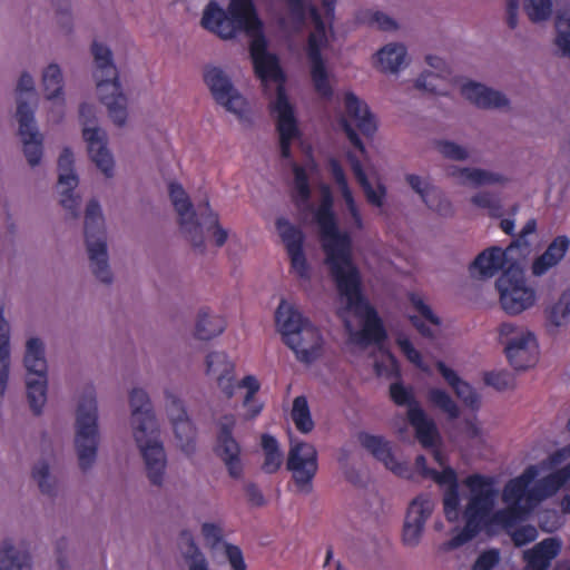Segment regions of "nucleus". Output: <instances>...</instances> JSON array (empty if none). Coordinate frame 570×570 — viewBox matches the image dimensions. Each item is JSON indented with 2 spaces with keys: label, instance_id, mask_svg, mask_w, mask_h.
<instances>
[{
  "label": "nucleus",
  "instance_id": "obj_49",
  "mask_svg": "<svg viewBox=\"0 0 570 570\" xmlns=\"http://www.w3.org/2000/svg\"><path fill=\"white\" fill-rule=\"evenodd\" d=\"M556 43L562 56L570 58V11H560L556 17Z\"/></svg>",
  "mask_w": 570,
  "mask_h": 570
},
{
  "label": "nucleus",
  "instance_id": "obj_27",
  "mask_svg": "<svg viewBox=\"0 0 570 570\" xmlns=\"http://www.w3.org/2000/svg\"><path fill=\"white\" fill-rule=\"evenodd\" d=\"M560 551L561 541L558 538L543 539L532 549L524 551L525 570H548Z\"/></svg>",
  "mask_w": 570,
  "mask_h": 570
},
{
  "label": "nucleus",
  "instance_id": "obj_3",
  "mask_svg": "<svg viewBox=\"0 0 570 570\" xmlns=\"http://www.w3.org/2000/svg\"><path fill=\"white\" fill-rule=\"evenodd\" d=\"M134 438L144 459L149 481L160 485L166 468V454L158 440L156 420L148 394L141 389H132L129 394Z\"/></svg>",
  "mask_w": 570,
  "mask_h": 570
},
{
  "label": "nucleus",
  "instance_id": "obj_7",
  "mask_svg": "<svg viewBox=\"0 0 570 570\" xmlns=\"http://www.w3.org/2000/svg\"><path fill=\"white\" fill-rule=\"evenodd\" d=\"M98 411L95 390L89 386L79 400L76 415L75 444L82 471L94 464L98 448Z\"/></svg>",
  "mask_w": 570,
  "mask_h": 570
},
{
  "label": "nucleus",
  "instance_id": "obj_6",
  "mask_svg": "<svg viewBox=\"0 0 570 570\" xmlns=\"http://www.w3.org/2000/svg\"><path fill=\"white\" fill-rule=\"evenodd\" d=\"M91 52L96 63L94 76L100 101L107 107L114 124L119 127L124 126L127 120V98L121 90L111 50L107 46L94 41Z\"/></svg>",
  "mask_w": 570,
  "mask_h": 570
},
{
  "label": "nucleus",
  "instance_id": "obj_23",
  "mask_svg": "<svg viewBox=\"0 0 570 570\" xmlns=\"http://www.w3.org/2000/svg\"><path fill=\"white\" fill-rule=\"evenodd\" d=\"M73 154L69 147H65L58 158L59 178L58 184L66 186L60 193V204L69 210L72 217H78L79 197L73 194L78 186V176L73 171Z\"/></svg>",
  "mask_w": 570,
  "mask_h": 570
},
{
  "label": "nucleus",
  "instance_id": "obj_53",
  "mask_svg": "<svg viewBox=\"0 0 570 570\" xmlns=\"http://www.w3.org/2000/svg\"><path fill=\"white\" fill-rule=\"evenodd\" d=\"M483 380L487 385L500 392L512 390L515 386L514 375L504 370L487 372Z\"/></svg>",
  "mask_w": 570,
  "mask_h": 570
},
{
  "label": "nucleus",
  "instance_id": "obj_58",
  "mask_svg": "<svg viewBox=\"0 0 570 570\" xmlns=\"http://www.w3.org/2000/svg\"><path fill=\"white\" fill-rule=\"evenodd\" d=\"M328 169H330L336 185L338 186V188L341 190L342 197H344L345 195L352 194V190H351L347 179H346L345 171H344L341 163L336 158L331 157L328 159Z\"/></svg>",
  "mask_w": 570,
  "mask_h": 570
},
{
  "label": "nucleus",
  "instance_id": "obj_2",
  "mask_svg": "<svg viewBox=\"0 0 570 570\" xmlns=\"http://www.w3.org/2000/svg\"><path fill=\"white\" fill-rule=\"evenodd\" d=\"M539 474L538 465H529L524 471L509 480L502 490V501L507 508L498 511L492 517L497 491L493 480L482 474H472L465 479V484L471 492L470 500L464 510V527L443 544L449 551L456 549L475 538L492 521L504 527H510L527 518L537 505L530 499L532 482Z\"/></svg>",
  "mask_w": 570,
  "mask_h": 570
},
{
  "label": "nucleus",
  "instance_id": "obj_62",
  "mask_svg": "<svg viewBox=\"0 0 570 570\" xmlns=\"http://www.w3.org/2000/svg\"><path fill=\"white\" fill-rule=\"evenodd\" d=\"M292 269L299 278L309 277V266L304 254V248L288 252Z\"/></svg>",
  "mask_w": 570,
  "mask_h": 570
},
{
  "label": "nucleus",
  "instance_id": "obj_56",
  "mask_svg": "<svg viewBox=\"0 0 570 570\" xmlns=\"http://www.w3.org/2000/svg\"><path fill=\"white\" fill-rule=\"evenodd\" d=\"M32 478L38 482L39 489L42 493L51 495L53 492V487L49 482V465L47 462L42 461L36 464L32 469Z\"/></svg>",
  "mask_w": 570,
  "mask_h": 570
},
{
  "label": "nucleus",
  "instance_id": "obj_31",
  "mask_svg": "<svg viewBox=\"0 0 570 570\" xmlns=\"http://www.w3.org/2000/svg\"><path fill=\"white\" fill-rule=\"evenodd\" d=\"M570 247V239L566 235L557 236L547 249L534 259L532 272L537 276L546 274L550 268L558 265Z\"/></svg>",
  "mask_w": 570,
  "mask_h": 570
},
{
  "label": "nucleus",
  "instance_id": "obj_60",
  "mask_svg": "<svg viewBox=\"0 0 570 570\" xmlns=\"http://www.w3.org/2000/svg\"><path fill=\"white\" fill-rule=\"evenodd\" d=\"M247 35L252 37L249 43L252 60L271 55L267 51V40L264 36L263 28L259 31L247 32Z\"/></svg>",
  "mask_w": 570,
  "mask_h": 570
},
{
  "label": "nucleus",
  "instance_id": "obj_22",
  "mask_svg": "<svg viewBox=\"0 0 570 570\" xmlns=\"http://www.w3.org/2000/svg\"><path fill=\"white\" fill-rule=\"evenodd\" d=\"M361 445L366 449L376 460L381 461L386 469L391 470L394 474L404 478H412V470L406 462H399L393 452L389 441L383 436L373 435L366 432L358 433L357 436Z\"/></svg>",
  "mask_w": 570,
  "mask_h": 570
},
{
  "label": "nucleus",
  "instance_id": "obj_10",
  "mask_svg": "<svg viewBox=\"0 0 570 570\" xmlns=\"http://www.w3.org/2000/svg\"><path fill=\"white\" fill-rule=\"evenodd\" d=\"M537 229L535 219H530L522 227L518 238H515L505 249L499 246H492L480 253L470 266L471 274L479 272L481 278L494 276L507 262H520L529 252L530 244L527 236L533 234Z\"/></svg>",
  "mask_w": 570,
  "mask_h": 570
},
{
  "label": "nucleus",
  "instance_id": "obj_37",
  "mask_svg": "<svg viewBox=\"0 0 570 570\" xmlns=\"http://www.w3.org/2000/svg\"><path fill=\"white\" fill-rule=\"evenodd\" d=\"M226 321L220 316L209 315L208 309H200L195 327V336L202 341H209L224 332Z\"/></svg>",
  "mask_w": 570,
  "mask_h": 570
},
{
  "label": "nucleus",
  "instance_id": "obj_45",
  "mask_svg": "<svg viewBox=\"0 0 570 570\" xmlns=\"http://www.w3.org/2000/svg\"><path fill=\"white\" fill-rule=\"evenodd\" d=\"M46 98L52 100L62 95V73L58 65H49L42 75Z\"/></svg>",
  "mask_w": 570,
  "mask_h": 570
},
{
  "label": "nucleus",
  "instance_id": "obj_21",
  "mask_svg": "<svg viewBox=\"0 0 570 570\" xmlns=\"http://www.w3.org/2000/svg\"><path fill=\"white\" fill-rule=\"evenodd\" d=\"M432 500L421 494L412 500L407 508L403 527L402 540L404 544L414 547L419 543L424 524L433 511Z\"/></svg>",
  "mask_w": 570,
  "mask_h": 570
},
{
  "label": "nucleus",
  "instance_id": "obj_63",
  "mask_svg": "<svg viewBox=\"0 0 570 570\" xmlns=\"http://www.w3.org/2000/svg\"><path fill=\"white\" fill-rule=\"evenodd\" d=\"M537 537L538 531L535 527L531 524L521 525L520 528L515 529L511 534V539L517 547H523L530 542H533L537 539Z\"/></svg>",
  "mask_w": 570,
  "mask_h": 570
},
{
  "label": "nucleus",
  "instance_id": "obj_4",
  "mask_svg": "<svg viewBox=\"0 0 570 570\" xmlns=\"http://www.w3.org/2000/svg\"><path fill=\"white\" fill-rule=\"evenodd\" d=\"M275 322L283 342L295 352L298 360L311 363L320 356L323 344L321 332L293 305L282 299L275 313Z\"/></svg>",
  "mask_w": 570,
  "mask_h": 570
},
{
  "label": "nucleus",
  "instance_id": "obj_8",
  "mask_svg": "<svg viewBox=\"0 0 570 570\" xmlns=\"http://www.w3.org/2000/svg\"><path fill=\"white\" fill-rule=\"evenodd\" d=\"M85 238L92 273L100 282L110 284L112 275L108 265L104 217L96 199H90L86 206Z\"/></svg>",
  "mask_w": 570,
  "mask_h": 570
},
{
  "label": "nucleus",
  "instance_id": "obj_64",
  "mask_svg": "<svg viewBox=\"0 0 570 570\" xmlns=\"http://www.w3.org/2000/svg\"><path fill=\"white\" fill-rule=\"evenodd\" d=\"M438 150L446 158L453 160H464L468 158V151L460 145L443 140L438 142Z\"/></svg>",
  "mask_w": 570,
  "mask_h": 570
},
{
  "label": "nucleus",
  "instance_id": "obj_38",
  "mask_svg": "<svg viewBox=\"0 0 570 570\" xmlns=\"http://www.w3.org/2000/svg\"><path fill=\"white\" fill-rule=\"evenodd\" d=\"M253 66L256 76L263 83L267 81H275L279 83L278 87H283L282 83L285 80V76L275 55H268L254 59Z\"/></svg>",
  "mask_w": 570,
  "mask_h": 570
},
{
  "label": "nucleus",
  "instance_id": "obj_55",
  "mask_svg": "<svg viewBox=\"0 0 570 570\" xmlns=\"http://www.w3.org/2000/svg\"><path fill=\"white\" fill-rule=\"evenodd\" d=\"M396 344L400 347L403 355L415 366L421 368L422 371H426V367L423 364V358L421 353L413 346L412 342L405 336H399L396 338Z\"/></svg>",
  "mask_w": 570,
  "mask_h": 570
},
{
  "label": "nucleus",
  "instance_id": "obj_34",
  "mask_svg": "<svg viewBox=\"0 0 570 570\" xmlns=\"http://www.w3.org/2000/svg\"><path fill=\"white\" fill-rule=\"evenodd\" d=\"M450 175L458 177L462 184H471L474 187L503 184L507 181L503 175L481 168L454 167Z\"/></svg>",
  "mask_w": 570,
  "mask_h": 570
},
{
  "label": "nucleus",
  "instance_id": "obj_13",
  "mask_svg": "<svg viewBox=\"0 0 570 570\" xmlns=\"http://www.w3.org/2000/svg\"><path fill=\"white\" fill-rule=\"evenodd\" d=\"M390 396L392 401L399 405H407V420L415 431V438L425 449L436 445L439 440V431L432 419H430L424 410L415 400L411 390L406 389L402 383L395 382L390 385Z\"/></svg>",
  "mask_w": 570,
  "mask_h": 570
},
{
  "label": "nucleus",
  "instance_id": "obj_39",
  "mask_svg": "<svg viewBox=\"0 0 570 570\" xmlns=\"http://www.w3.org/2000/svg\"><path fill=\"white\" fill-rule=\"evenodd\" d=\"M9 324L3 317V309L0 307V396H3L10 366V350H9Z\"/></svg>",
  "mask_w": 570,
  "mask_h": 570
},
{
  "label": "nucleus",
  "instance_id": "obj_20",
  "mask_svg": "<svg viewBox=\"0 0 570 570\" xmlns=\"http://www.w3.org/2000/svg\"><path fill=\"white\" fill-rule=\"evenodd\" d=\"M167 412L177 443L183 452L190 454L195 451L196 429L189 420L181 400L171 394L167 395Z\"/></svg>",
  "mask_w": 570,
  "mask_h": 570
},
{
  "label": "nucleus",
  "instance_id": "obj_15",
  "mask_svg": "<svg viewBox=\"0 0 570 570\" xmlns=\"http://www.w3.org/2000/svg\"><path fill=\"white\" fill-rule=\"evenodd\" d=\"M215 453L225 464L227 472L233 479H240L244 473V464L240 458V445L233 436L236 420L233 414L224 415L219 423Z\"/></svg>",
  "mask_w": 570,
  "mask_h": 570
},
{
  "label": "nucleus",
  "instance_id": "obj_29",
  "mask_svg": "<svg viewBox=\"0 0 570 570\" xmlns=\"http://www.w3.org/2000/svg\"><path fill=\"white\" fill-rule=\"evenodd\" d=\"M344 102L347 118L355 124L364 136H373L377 127L367 105L352 91L345 94Z\"/></svg>",
  "mask_w": 570,
  "mask_h": 570
},
{
  "label": "nucleus",
  "instance_id": "obj_28",
  "mask_svg": "<svg viewBox=\"0 0 570 570\" xmlns=\"http://www.w3.org/2000/svg\"><path fill=\"white\" fill-rule=\"evenodd\" d=\"M461 94L479 108H501L509 105L508 98L502 92L474 81L462 85Z\"/></svg>",
  "mask_w": 570,
  "mask_h": 570
},
{
  "label": "nucleus",
  "instance_id": "obj_18",
  "mask_svg": "<svg viewBox=\"0 0 570 570\" xmlns=\"http://www.w3.org/2000/svg\"><path fill=\"white\" fill-rule=\"evenodd\" d=\"M204 80L217 104L234 114L242 111L244 99L220 68H207L204 73Z\"/></svg>",
  "mask_w": 570,
  "mask_h": 570
},
{
  "label": "nucleus",
  "instance_id": "obj_9",
  "mask_svg": "<svg viewBox=\"0 0 570 570\" xmlns=\"http://www.w3.org/2000/svg\"><path fill=\"white\" fill-rule=\"evenodd\" d=\"M502 274L495 282L502 308L510 315H517L535 303V292L525 284L520 262L505 263Z\"/></svg>",
  "mask_w": 570,
  "mask_h": 570
},
{
  "label": "nucleus",
  "instance_id": "obj_48",
  "mask_svg": "<svg viewBox=\"0 0 570 570\" xmlns=\"http://www.w3.org/2000/svg\"><path fill=\"white\" fill-rule=\"evenodd\" d=\"M415 88L433 95H448V83L445 79L433 71L422 72L415 80Z\"/></svg>",
  "mask_w": 570,
  "mask_h": 570
},
{
  "label": "nucleus",
  "instance_id": "obj_51",
  "mask_svg": "<svg viewBox=\"0 0 570 570\" xmlns=\"http://www.w3.org/2000/svg\"><path fill=\"white\" fill-rule=\"evenodd\" d=\"M207 374L232 373L235 372V364L224 352H212L206 356Z\"/></svg>",
  "mask_w": 570,
  "mask_h": 570
},
{
  "label": "nucleus",
  "instance_id": "obj_47",
  "mask_svg": "<svg viewBox=\"0 0 570 570\" xmlns=\"http://www.w3.org/2000/svg\"><path fill=\"white\" fill-rule=\"evenodd\" d=\"M429 402L448 414L452 420L458 419L460 415V409L453 401L451 395L442 389L433 387L428 393Z\"/></svg>",
  "mask_w": 570,
  "mask_h": 570
},
{
  "label": "nucleus",
  "instance_id": "obj_59",
  "mask_svg": "<svg viewBox=\"0 0 570 570\" xmlns=\"http://www.w3.org/2000/svg\"><path fill=\"white\" fill-rule=\"evenodd\" d=\"M499 562L500 551L498 549H489L479 554L471 570H492Z\"/></svg>",
  "mask_w": 570,
  "mask_h": 570
},
{
  "label": "nucleus",
  "instance_id": "obj_50",
  "mask_svg": "<svg viewBox=\"0 0 570 570\" xmlns=\"http://www.w3.org/2000/svg\"><path fill=\"white\" fill-rule=\"evenodd\" d=\"M471 202L476 207L488 209L491 217L499 218L503 215V207L498 195L481 191L475 194Z\"/></svg>",
  "mask_w": 570,
  "mask_h": 570
},
{
  "label": "nucleus",
  "instance_id": "obj_44",
  "mask_svg": "<svg viewBox=\"0 0 570 570\" xmlns=\"http://www.w3.org/2000/svg\"><path fill=\"white\" fill-rule=\"evenodd\" d=\"M198 214L202 219L199 225H204L208 232L213 230V237L215 239L216 246H223L226 243L228 235L227 232L220 227L218 215L210 209L208 200H205L203 205L198 206Z\"/></svg>",
  "mask_w": 570,
  "mask_h": 570
},
{
  "label": "nucleus",
  "instance_id": "obj_43",
  "mask_svg": "<svg viewBox=\"0 0 570 570\" xmlns=\"http://www.w3.org/2000/svg\"><path fill=\"white\" fill-rule=\"evenodd\" d=\"M276 228L287 253L303 248L305 237L299 227L293 225L288 219L281 217L276 220Z\"/></svg>",
  "mask_w": 570,
  "mask_h": 570
},
{
  "label": "nucleus",
  "instance_id": "obj_1",
  "mask_svg": "<svg viewBox=\"0 0 570 570\" xmlns=\"http://www.w3.org/2000/svg\"><path fill=\"white\" fill-rule=\"evenodd\" d=\"M333 204L332 191L324 185L314 219L320 227L325 263L340 296L346 301V308L363 321L360 331H353L348 321L345 328L350 333V341L356 345H380L387 338V333L376 309L363 295L362 277L352 258V238L347 232L338 229Z\"/></svg>",
  "mask_w": 570,
  "mask_h": 570
},
{
  "label": "nucleus",
  "instance_id": "obj_40",
  "mask_svg": "<svg viewBox=\"0 0 570 570\" xmlns=\"http://www.w3.org/2000/svg\"><path fill=\"white\" fill-rule=\"evenodd\" d=\"M261 445L264 452L262 470L267 474L276 473L283 463V453L278 441L273 435L265 433L261 438Z\"/></svg>",
  "mask_w": 570,
  "mask_h": 570
},
{
  "label": "nucleus",
  "instance_id": "obj_36",
  "mask_svg": "<svg viewBox=\"0 0 570 570\" xmlns=\"http://www.w3.org/2000/svg\"><path fill=\"white\" fill-rule=\"evenodd\" d=\"M406 58V48L400 43H390L383 47L376 53L377 67L383 72H396L404 63Z\"/></svg>",
  "mask_w": 570,
  "mask_h": 570
},
{
  "label": "nucleus",
  "instance_id": "obj_61",
  "mask_svg": "<svg viewBox=\"0 0 570 570\" xmlns=\"http://www.w3.org/2000/svg\"><path fill=\"white\" fill-rule=\"evenodd\" d=\"M455 395L468 406L474 409L479 406L480 400L479 395L475 392V390L465 381H461L460 384H458L453 389Z\"/></svg>",
  "mask_w": 570,
  "mask_h": 570
},
{
  "label": "nucleus",
  "instance_id": "obj_5",
  "mask_svg": "<svg viewBox=\"0 0 570 570\" xmlns=\"http://www.w3.org/2000/svg\"><path fill=\"white\" fill-rule=\"evenodd\" d=\"M262 24L252 0H230L227 10L210 1L202 18V26L223 39L234 38L240 31H259Z\"/></svg>",
  "mask_w": 570,
  "mask_h": 570
},
{
  "label": "nucleus",
  "instance_id": "obj_24",
  "mask_svg": "<svg viewBox=\"0 0 570 570\" xmlns=\"http://www.w3.org/2000/svg\"><path fill=\"white\" fill-rule=\"evenodd\" d=\"M82 136L87 142L90 159L106 177H111L114 175V158L107 148L105 131L99 128L85 127Z\"/></svg>",
  "mask_w": 570,
  "mask_h": 570
},
{
  "label": "nucleus",
  "instance_id": "obj_57",
  "mask_svg": "<svg viewBox=\"0 0 570 570\" xmlns=\"http://www.w3.org/2000/svg\"><path fill=\"white\" fill-rule=\"evenodd\" d=\"M444 504V513L449 521L454 520L458 517L459 507H460V494H459V485L453 488H448L444 492L443 498Z\"/></svg>",
  "mask_w": 570,
  "mask_h": 570
},
{
  "label": "nucleus",
  "instance_id": "obj_17",
  "mask_svg": "<svg viewBox=\"0 0 570 570\" xmlns=\"http://www.w3.org/2000/svg\"><path fill=\"white\" fill-rule=\"evenodd\" d=\"M19 135L23 142V153L30 166H37L42 158V138L35 125V111L30 105L19 101L17 108Z\"/></svg>",
  "mask_w": 570,
  "mask_h": 570
},
{
  "label": "nucleus",
  "instance_id": "obj_33",
  "mask_svg": "<svg viewBox=\"0 0 570 570\" xmlns=\"http://www.w3.org/2000/svg\"><path fill=\"white\" fill-rule=\"evenodd\" d=\"M346 157H347V160L351 165L352 171H353L357 183L360 184V186L362 187V189L366 196L367 202L376 207H381L383 205L384 198L386 196L385 186L382 184H379L377 189H374L372 184L370 183V180L364 171V168L362 166V163L357 158V156L355 154H353L352 151H348Z\"/></svg>",
  "mask_w": 570,
  "mask_h": 570
},
{
  "label": "nucleus",
  "instance_id": "obj_25",
  "mask_svg": "<svg viewBox=\"0 0 570 570\" xmlns=\"http://www.w3.org/2000/svg\"><path fill=\"white\" fill-rule=\"evenodd\" d=\"M411 188L417 193L422 202L441 216H450L453 213L451 202L444 196L441 189L430 185L420 176L409 174L405 177Z\"/></svg>",
  "mask_w": 570,
  "mask_h": 570
},
{
  "label": "nucleus",
  "instance_id": "obj_11",
  "mask_svg": "<svg viewBox=\"0 0 570 570\" xmlns=\"http://www.w3.org/2000/svg\"><path fill=\"white\" fill-rule=\"evenodd\" d=\"M23 364L28 373V402L33 414L40 415L47 401V361L43 344L38 337L28 340Z\"/></svg>",
  "mask_w": 570,
  "mask_h": 570
},
{
  "label": "nucleus",
  "instance_id": "obj_54",
  "mask_svg": "<svg viewBox=\"0 0 570 570\" xmlns=\"http://www.w3.org/2000/svg\"><path fill=\"white\" fill-rule=\"evenodd\" d=\"M294 188L301 203H307L311 197L308 176L305 169L298 165L294 166Z\"/></svg>",
  "mask_w": 570,
  "mask_h": 570
},
{
  "label": "nucleus",
  "instance_id": "obj_35",
  "mask_svg": "<svg viewBox=\"0 0 570 570\" xmlns=\"http://www.w3.org/2000/svg\"><path fill=\"white\" fill-rule=\"evenodd\" d=\"M0 570H31V558L27 551H17L10 539L0 548Z\"/></svg>",
  "mask_w": 570,
  "mask_h": 570
},
{
  "label": "nucleus",
  "instance_id": "obj_12",
  "mask_svg": "<svg viewBox=\"0 0 570 570\" xmlns=\"http://www.w3.org/2000/svg\"><path fill=\"white\" fill-rule=\"evenodd\" d=\"M499 340L510 365L518 371L533 366L538 361V343L530 331L517 327L513 323H502Z\"/></svg>",
  "mask_w": 570,
  "mask_h": 570
},
{
  "label": "nucleus",
  "instance_id": "obj_46",
  "mask_svg": "<svg viewBox=\"0 0 570 570\" xmlns=\"http://www.w3.org/2000/svg\"><path fill=\"white\" fill-rule=\"evenodd\" d=\"M547 318L556 327L570 324V289L564 291L558 302L550 307Z\"/></svg>",
  "mask_w": 570,
  "mask_h": 570
},
{
  "label": "nucleus",
  "instance_id": "obj_32",
  "mask_svg": "<svg viewBox=\"0 0 570 570\" xmlns=\"http://www.w3.org/2000/svg\"><path fill=\"white\" fill-rule=\"evenodd\" d=\"M286 3L293 21L303 26L309 16L314 24V30L311 33L326 36V27L321 13L309 0H286Z\"/></svg>",
  "mask_w": 570,
  "mask_h": 570
},
{
  "label": "nucleus",
  "instance_id": "obj_14",
  "mask_svg": "<svg viewBox=\"0 0 570 570\" xmlns=\"http://www.w3.org/2000/svg\"><path fill=\"white\" fill-rule=\"evenodd\" d=\"M286 466L292 472L297 488L308 492L318 469L317 451L314 445L302 441L292 442Z\"/></svg>",
  "mask_w": 570,
  "mask_h": 570
},
{
  "label": "nucleus",
  "instance_id": "obj_19",
  "mask_svg": "<svg viewBox=\"0 0 570 570\" xmlns=\"http://www.w3.org/2000/svg\"><path fill=\"white\" fill-rule=\"evenodd\" d=\"M326 36L309 33L307 39V57L311 62V78L315 91L322 98L330 100L333 97L334 91L330 83L328 72L322 57V49L326 46Z\"/></svg>",
  "mask_w": 570,
  "mask_h": 570
},
{
  "label": "nucleus",
  "instance_id": "obj_26",
  "mask_svg": "<svg viewBox=\"0 0 570 570\" xmlns=\"http://www.w3.org/2000/svg\"><path fill=\"white\" fill-rule=\"evenodd\" d=\"M272 111L277 114V131L279 138L295 139L299 137V129L294 115V109L288 101L284 87L277 88L276 100L272 105Z\"/></svg>",
  "mask_w": 570,
  "mask_h": 570
},
{
  "label": "nucleus",
  "instance_id": "obj_42",
  "mask_svg": "<svg viewBox=\"0 0 570 570\" xmlns=\"http://www.w3.org/2000/svg\"><path fill=\"white\" fill-rule=\"evenodd\" d=\"M291 417L298 432L307 434L313 431L315 424L305 395H299L294 399Z\"/></svg>",
  "mask_w": 570,
  "mask_h": 570
},
{
  "label": "nucleus",
  "instance_id": "obj_41",
  "mask_svg": "<svg viewBox=\"0 0 570 570\" xmlns=\"http://www.w3.org/2000/svg\"><path fill=\"white\" fill-rule=\"evenodd\" d=\"M180 548L188 564V570H208L205 556L195 543L193 534L187 530L180 533Z\"/></svg>",
  "mask_w": 570,
  "mask_h": 570
},
{
  "label": "nucleus",
  "instance_id": "obj_16",
  "mask_svg": "<svg viewBox=\"0 0 570 570\" xmlns=\"http://www.w3.org/2000/svg\"><path fill=\"white\" fill-rule=\"evenodd\" d=\"M169 197L175 210L179 216V226L185 236L196 248L204 246L203 232L197 219V213L193 209V204L180 184L170 183Z\"/></svg>",
  "mask_w": 570,
  "mask_h": 570
},
{
  "label": "nucleus",
  "instance_id": "obj_52",
  "mask_svg": "<svg viewBox=\"0 0 570 570\" xmlns=\"http://www.w3.org/2000/svg\"><path fill=\"white\" fill-rule=\"evenodd\" d=\"M524 10L533 22L548 20L552 12V0H524Z\"/></svg>",
  "mask_w": 570,
  "mask_h": 570
},
{
  "label": "nucleus",
  "instance_id": "obj_30",
  "mask_svg": "<svg viewBox=\"0 0 570 570\" xmlns=\"http://www.w3.org/2000/svg\"><path fill=\"white\" fill-rule=\"evenodd\" d=\"M570 480V463L539 479L530 490V499L539 504L554 495Z\"/></svg>",
  "mask_w": 570,
  "mask_h": 570
}]
</instances>
